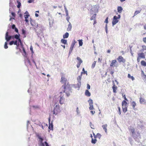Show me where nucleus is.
Segmentation results:
<instances>
[{"label": "nucleus", "instance_id": "nucleus-15", "mask_svg": "<svg viewBox=\"0 0 146 146\" xmlns=\"http://www.w3.org/2000/svg\"><path fill=\"white\" fill-rule=\"evenodd\" d=\"M91 10L95 13L97 12L98 11V9L96 6H94L91 9Z\"/></svg>", "mask_w": 146, "mask_h": 146}, {"label": "nucleus", "instance_id": "nucleus-51", "mask_svg": "<svg viewBox=\"0 0 146 146\" xmlns=\"http://www.w3.org/2000/svg\"><path fill=\"white\" fill-rule=\"evenodd\" d=\"M9 44L10 45H12V44H14V41L13 40V41H11L9 42Z\"/></svg>", "mask_w": 146, "mask_h": 146}, {"label": "nucleus", "instance_id": "nucleus-64", "mask_svg": "<svg viewBox=\"0 0 146 146\" xmlns=\"http://www.w3.org/2000/svg\"><path fill=\"white\" fill-rule=\"evenodd\" d=\"M144 29L145 30H146V24H145L143 26Z\"/></svg>", "mask_w": 146, "mask_h": 146}, {"label": "nucleus", "instance_id": "nucleus-48", "mask_svg": "<svg viewBox=\"0 0 146 146\" xmlns=\"http://www.w3.org/2000/svg\"><path fill=\"white\" fill-rule=\"evenodd\" d=\"M11 14L12 15V16L13 17H15V14L14 12H11Z\"/></svg>", "mask_w": 146, "mask_h": 146}, {"label": "nucleus", "instance_id": "nucleus-20", "mask_svg": "<svg viewBox=\"0 0 146 146\" xmlns=\"http://www.w3.org/2000/svg\"><path fill=\"white\" fill-rule=\"evenodd\" d=\"M85 95L88 96L89 97L91 95V94L90 92L88 90H86L85 92Z\"/></svg>", "mask_w": 146, "mask_h": 146}, {"label": "nucleus", "instance_id": "nucleus-42", "mask_svg": "<svg viewBox=\"0 0 146 146\" xmlns=\"http://www.w3.org/2000/svg\"><path fill=\"white\" fill-rule=\"evenodd\" d=\"M7 42H5V45L4 46V48L5 49H7L8 48V46L7 45Z\"/></svg>", "mask_w": 146, "mask_h": 146}, {"label": "nucleus", "instance_id": "nucleus-31", "mask_svg": "<svg viewBox=\"0 0 146 146\" xmlns=\"http://www.w3.org/2000/svg\"><path fill=\"white\" fill-rule=\"evenodd\" d=\"M142 72L143 73V71H142ZM142 76L143 77V79L144 82L146 83V75L143 74Z\"/></svg>", "mask_w": 146, "mask_h": 146}, {"label": "nucleus", "instance_id": "nucleus-55", "mask_svg": "<svg viewBox=\"0 0 146 146\" xmlns=\"http://www.w3.org/2000/svg\"><path fill=\"white\" fill-rule=\"evenodd\" d=\"M90 86L88 84H87V88L88 89H90Z\"/></svg>", "mask_w": 146, "mask_h": 146}, {"label": "nucleus", "instance_id": "nucleus-57", "mask_svg": "<svg viewBox=\"0 0 146 146\" xmlns=\"http://www.w3.org/2000/svg\"><path fill=\"white\" fill-rule=\"evenodd\" d=\"M30 49L32 53H33V51L32 47L31 46L30 48Z\"/></svg>", "mask_w": 146, "mask_h": 146}, {"label": "nucleus", "instance_id": "nucleus-21", "mask_svg": "<svg viewBox=\"0 0 146 146\" xmlns=\"http://www.w3.org/2000/svg\"><path fill=\"white\" fill-rule=\"evenodd\" d=\"M107 124H105V125H102V127H103V129L106 132H107Z\"/></svg>", "mask_w": 146, "mask_h": 146}, {"label": "nucleus", "instance_id": "nucleus-12", "mask_svg": "<svg viewBox=\"0 0 146 146\" xmlns=\"http://www.w3.org/2000/svg\"><path fill=\"white\" fill-rule=\"evenodd\" d=\"M11 38V36L8 35V32H7L5 35V39L7 41H9Z\"/></svg>", "mask_w": 146, "mask_h": 146}, {"label": "nucleus", "instance_id": "nucleus-37", "mask_svg": "<svg viewBox=\"0 0 146 146\" xmlns=\"http://www.w3.org/2000/svg\"><path fill=\"white\" fill-rule=\"evenodd\" d=\"M97 141V140L96 139H93L92 138V139L91 142L92 143L95 144Z\"/></svg>", "mask_w": 146, "mask_h": 146}, {"label": "nucleus", "instance_id": "nucleus-50", "mask_svg": "<svg viewBox=\"0 0 146 146\" xmlns=\"http://www.w3.org/2000/svg\"><path fill=\"white\" fill-rule=\"evenodd\" d=\"M18 39V43H20L21 44H22V42L20 38H19V39Z\"/></svg>", "mask_w": 146, "mask_h": 146}, {"label": "nucleus", "instance_id": "nucleus-7", "mask_svg": "<svg viewBox=\"0 0 146 146\" xmlns=\"http://www.w3.org/2000/svg\"><path fill=\"white\" fill-rule=\"evenodd\" d=\"M117 62L116 60H113L110 64V66L111 67H117Z\"/></svg>", "mask_w": 146, "mask_h": 146}, {"label": "nucleus", "instance_id": "nucleus-14", "mask_svg": "<svg viewBox=\"0 0 146 146\" xmlns=\"http://www.w3.org/2000/svg\"><path fill=\"white\" fill-rule=\"evenodd\" d=\"M139 102L140 104H144L146 103L145 100L144 98H140Z\"/></svg>", "mask_w": 146, "mask_h": 146}, {"label": "nucleus", "instance_id": "nucleus-8", "mask_svg": "<svg viewBox=\"0 0 146 146\" xmlns=\"http://www.w3.org/2000/svg\"><path fill=\"white\" fill-rule=\"evenodd\" d=\"M88 102L90 106V107L89 108V109L91 110L94 109L92 100L91 99H90L88 100Z\"/></svg>", "mask_w": 146, "mask_h": 146}, {"label": "nucleus", "instance_id": "nucleus-4", "mask_svg": "<svg viewBox=\"0 0 146 146\" xmlns=\"http://www.w3.org/2000/svg\"><path fill=\"white\" fill-rule=\"evenodd\" d=\"M145 58V55L144 53L141 52L138 53V56L137 58V61L138 62L140 61L141 58L144 59Z\"/></svg>", "mask_w": 146, "mask_h": 146}, {"label": "nucleus", "instance_id": "nucleus-33", "mask_svg": "<svg viewBox=\"0 0 146 146\" xmlns=\"http://www.w3.org/2000/svg\"><path fill=\"white\" fill-rule=\"evenodd\" d=\"M79 42V44L80 46H81L82 45L83 43L82 40H78Z\"/></svg>", "mask_w": 146, "mask_h": 146}, {"label": "nucleus", "instance_id": "nucleus-41", "mask_svg": "<svg viewBox=\"0 0 146 146\" xmlns=\"http://www.w3.org/2000/svg\"><path fill=\"white\" fill-rule=\"evenodd\" d=\"M122 97H123V98H124V99H125V100H125L126 101H128V100L126 98V96H125V95H123V94H122Z\"/></svg>", "mask_w": 146, "mask_h": 146}, {"label": "nucleus", "instance_id": "nucleus-30", "mask_svg": "<svg viewBox=\"0 0 146 146\" xmlns=\"http://www.w3.org/2000/svg\"><path fill=\"white\" fill-rule=\"evenodd\" d=\"M14 45H16L17 46V48L19 46V43H18V41L17 40H15V41H14Z\"/></svg>", "mask_w": 146, "mask_h": 146}, {"label": "nucleus", "instance_id": "nucleus-27", "mask_svg": "<svg viewBox=\"0 0 146 146\" xmlns=\"http://www.w3.org/2000/svg\"><path fill=\"white\" fill-rule=\"evenodd\" d=\"M127 107H128L122 106V110L124 113H125L127 111Z\"/></svg>", "mask_w": 146, "mask_h": 146}, {"label": "nucleus", "instance_id": "nucleus-5", "mask_svg": "<svg viewBox=\"0 0 146 146\" xmlns=\"http://www.w3.org/2000/svg\"><path fill=\"white\" fill-rule=\"evenodd\" d=\"M120 15H118V17H117L116 16H115L113 17V20L112 21V24L113 25H114L116 24L119 21L118 20V19H119L120 18Z\"/></svg>", "mask_w": 146, "mask_h": 146}, {"label": "nucleus", "instance_id": "nucleus-54", "mask_svg": "<svg viewBox=\"0 0 146 146\" xmlns=\"http://www.w3.org/2000/svg\"><path fill=\"white\" fill-rule=\"evenodd\" d=\"M143 41L145 43H146V37L143 38Z\"/></svg>", "mask_w": 146, "mask_h": 146}, {"label": "nucleus", "instance_id": "nucleus-60", "mask_svg": "<svg viewBox=\"0 0 146 146\" xmlns=\"http://www.w3.org/2000/svg\"><path fill=\"white\" fill-rule=\"evenodd\" d=\"M93 135L94 136L95 139H96V138L97 137V135H96L95 133H93Z\"/></svg>", "mask_w": 146, "mask_h": 146}, {"label": "nucleus", "instance_id": "nucleus-2", "mask_svg": "<svg viewBox=\"0 0 146 146\" xmlns=\"http://www.w3.org/2000/svg\"><path fill=\"white\" fill-rule=\"evenodd\" d=\"M129 131L132 133V136L136 140V139L138 138L139 137V138H141V136L139 133H137V134H136V133L135 131V129L133 127L131 126L129 128Z\"/></svg>", "mask_w": 146, "mask_h": 146}, {"label": "nucleus", "instance_id": "nucleus-10", "mask_svg": "<svg viewBox=\"0 0 146 146\" xmlns=\"http://www.w3.org/2000/svg\"><path fill=\"white\" fill-rule=\"evenodd\" d=\"M117 60L119 62H122L124 63L125 62V60L121 56H119L118 58H117Z\"/></svg>", "mask_w": 146, "mask_h": 146}, {"label": "nucleus", "instance_id": "nucleus-3", "mask_svg": "<svg viewBox=\"0 0 146 146\" xmlns=\"http://www.w3.org/2000/svg\"><path fill=\"white\" fill-rule=\"evenodd\" d=\"M61 111V110L60 108L59 105H56L54 107L53 111V114L55 115H56L58 113H60Z\"/></svg>", "mask_w": 146, "mask_h": 146}, {"label": "nucleus", "instance_id": "nucleus-9", "mask_svg": "<svg viewBox=\"0 0 146 146\" xmlns=\"http://www.w3.org/2000/svg\"><path fill=\"white\" fill-rule=\"evenodd\" d=\"M38 138L40 140L39 141L40 143H38L39 146H44L45 145L44 143L43 142V139L40 136L38 135Z\"/></svg>", "mask_w": 146, "mask_h": 146}, {"label": "nucleus", "instance_id": "nucleus-29", "mask_svg": "<svg viewBox=\"0 0 146 146\" xmlns=\"http://www.w3.org/2000/svg\"><path fill=\"white\" fill-rule=\"evenodd\" d=\"M69 35V33H68L66 32L65 34L63 35V38H67L68 37Z\"/></svg>", "mask_w": 146, "mask_h": 146}, {"label": "nucleus", "instance_id": "nucleus-43", "mask_svg": "<svg viewBox=\"0 0 146 146\" xmlns=\"http://www.w3.org/2000/svg\"><path fill=\"white\" fill-rule=\"evenodd\" d=\"M90 125L92 129H94V125L92 124V123L91 122H90Z\"/></svg>", "mask_w": 146, "mask_h": 146}, {"label": "nucleus", "instance_id": "nucleus-28", "mask_svg": "<svg viewBox=\"0 0 146 146\" xmlns=\"http://www.w3.org/2000/svg\"><path fill=\"white\" fill-rule=\"evenodd\" d=\"M141 64L142 66H146V62L144 60H142L141 62Z\"/></svg>", "mask_w": 146, "mask_h": 146}, {"label": "nucleus", "instance_id": "nucleus-38", "mask_svg": "<svg viewBox=\"0 0 146 146\" xmlns=\"http://www.w3.org/2000/svg\"><path fill=\"white\" fill-rule=\"evenodd\" d=\"M17 3L18 4L17 5V7L18 8H20L21 6V3L19 1H17Z\"/></svg>", "mask_w": 146, "mask_h": 146}, {"label": "nucleus", "instance_id": "nucleus-32", "mask_svg": "<svg viewBox=\"0 0 146 146\" xmlns=\"http://www.w3.org/2000/svg\"><path fill=\"white\" fill-rule=\"evenodd\" d=\"M61 42L64 44H67V40L64 39H62L61 40Z\"/></svg>", "mask_w": 146, "mask_h": 146}, {"label": "nucleus", "instance_id": "nucleus-63", "mask_svg": "<svg viewBox=\"0 0 146 146\" xmlns=\"http://www.w3.org/2000/svg\"><path fill=\"white\" fill-rule=\"evenodd\" d=\"M113 71L111 70L110 71V73L111 75H113Z\"/></svg>", "mask_w": 146, "mask_h": 146}, {"label": "nucleus", "instance_id": "nucleus-39", "mask_svg": "<svg viewBox=\"0 0 146 146\" xmlns=\"http://www.w3.org/2000/svg\"><path fill=\"white\" fill-rule=\"evenodd\" d=\"M96 61H95L93 63L92 65V68H94L95 67L96 64Z\"/></svg>", "mask_w": 146, "mask_h": 146}, {"label": "nucleus", "instance_id": "nucleus-25", "mask_svg": "<svg viewBox=\"0 0 146 146\" xmlns=\"http://www.w3.org/2000/svg\"><path fill=\"white\" fill-rule=\"evenodd\" d=\"M131 104L132 106L133 109L134 110L135 108V107L136 105V103L134 101L132 102L131 103Z\"/></svg>", "mask_w": 146, "mask_h": 146}, {"label": "nucleus", "instance_id": "nucleus-23", "mask_svg": "<svg viewBox=\"0 0 146 146\" xmlns=\"http://www.w3.org/2000/svg\"><path fill=\"white\" fill-rule=\"evenodd\" d=\"M112 88L113 89V92L115 93H116V90H117V87L116 86L115 84H114L112 87Z\"/></svg>", "mask_w": 146, "mask_h": 146}, {"label": "nucleus", "instance_id": "nucleus-44", "mask_svg": "<svg viewBox=\"0 0 146 146\" xmlns=\"http://www.w3.org/2000/svg\"><path fill=\"white\" fill-rule=\"evenodd\" d=\"M22 33L24 35H25L26 34V31L24 29H22Z\"/></svg>", "mask_w": 146, "mask_h": 146}, {"label": "nucleus", "instance_id": "nucleus-56", "mask_svg": "<svg viewBox=\"0 0 146 146\" xmlns=\"http://www.w3.org/2000/svg\"><path fill=\"white\" fill-rule=\"evenodd\" d=\"M44 143L45 144L46 146H50L46 141H45Z\"/></svg>", "mask_w": 146, "mask_h": 146}, {"label": "nucleus", "instance_id": "nucleus-53", "mask_svg": "<svg viewBox=\"0 0 146 146\" xmlns=\"http://www.w3.org/2000/svg\"><path fill=\"white\" fill-rule=\"evenodd\" d=\"M29 16V15H25V19H27L28 18Z\"/></svg>", "mask_w": 146, "mask_h": 146}, {"label": "nucleus", "instance_id": "nucleus-40", "mask_svg": "<svg viewBox=\"0 0 146 146\" xmlns=\"http://www.w3.org/2000/svg\"><path fill=\"white\" fill-rule=\"evenodd\" d=\"M14 38L17 39H19L20 38V35H15Z\"/></svg>", "mask_w": 146, "mask_h": 146}, {"label": "nucleus", "instance_id": "nucleus-1", "mask_svg": "<svg viewBox=\"0 0 146 146\" xmlns=\"http://www.w3.org/2000/svg\"><path fill=\"white\" fill-rule=\"evenodd\" d=\"M61 82L64 84L62 86V88L64 89L63 93L65 92L67 96L68 97L70 95V93L72 92L70 84L68 82L67 83L66 79L63 76L61 77Z\"/></svg>", "mask_w": 146, "mask_h": 146}, {"label": "nucleus", "instance_id": "nucleus-13", "mask_svg": "<svg viewBox=\"0 0 146 146\" xmlns=\"http://www.w3.org/2000/svg\"><path fill=\"white\" fill-rule=\"evenodd\" d=\"M31 23L32 26H34L36 28H37L38 26L37 24L36 23L35 21H31Z\"/></svg>", "mask_w": 146, "mask_h": 146}, {"label": "nucleus", "instance_id": "nucleus-59", "mask_svg": "<svg viewBox=\"0 0 146 146\" xmlns=\"http://www.w3.org/2000/svg\"><path fill=\"white\" fill-rule=\"evenodd\" d=\"M15 31L16 32L18 33V29H17L16 27L15 28Z\"/></svg>", "mask_w": 146, "mask_h": 146}, {"label": "nucleus", "instance_id": "nucleus-16", "mask_svg": "<svg viewBox=\"0 0 146 146\" xmlns=\"http://www.w3.org/2000/svg\"><path fill=\"white\" fill-rule=\"evenodd\" d=\"M75 42H76L72 43V45H71L69 53H71L72 52L73 47L75 44Z\"/></svg>", "mask_w": 146, "mask_h": 146}, {"label": "nucleus", "instance_id": "nucleus-47", "mask_svg": "<svg viewBox=\"0 0 146 146\" xmlns=\"http://www.w3.org/2000/svg\"><path fill=\"white\" fill-rule=\"evenodd\" d=\"M35 0H29L28 2L29 3H31L32 2H33Z\"/></svg>", "mask_w": 146, "mask_h": 146}, {"label": "nucleus", "instance_id": "nucleus-62", "mask_svg": "<svg viewBox=\"0 0 146 146\" xmlns=\"http://www.w3.org/2000/svg\"><path fill=\"white\" fill-rule=\"evenodd\" d=\"M142 47L143 49L144 50H146V46H142Z\"/></svg>", "mask_w": 146, "mask_h": 146}, {"label": "nucleus", "instance_id": "nucleus-52", "mask_svg": "<svg viewBox=\"0 0 146 146\" xmlns=\"http://www.w3.org/2000/svg\"><path fill=\"white\" fill-rule=\"evenodd\" d=\"M90 112L92 115L94 114L95 113V111L94 110H91Z\"/></svg>", "mask_w": 146, "mask_h": 146}, {"label": "nucleus", "instance_id": "nucleus-34", "mask_svg": "<svg viewBox=\"0 0 146 146\" xmlns=\"http://www.w3.org/2000/svg\"><path fill=\"white\" fill-rule=\"evenodd\" d=\"M83 73V72H82L81 73V74L80 76H79L77 78V80L78 81H80L81 78H82V73Z\"/></svg>", "mask_w": 146, "mask_h": 146}, {"label": "nucleus", "instance_id": "nucleus-17", "mask_svg": "<svg viewBox=\"0 0 146 146\" xmlns=\"http://www.w3.org/2000/svg\"><path fill=\"white\" fill-rule=\"evenodd\" d=\"M127 103L126 101L123 100L122 103V106L128 107Z\"/></svg>", "mask_w": 146, "mask_h": 146}, {"label": "nucleus", "instance_id": "nucleus-35", "mask_svg": "<svg viewBox=\"0 0 146 146\" xmlns=\"http://www.w3.org/2000/svg\"><path fill=\"white\" fill-rule=\"evenodd\" d=\"M96 14H94V15L91 17L90 19V20H92L94 19V20L96 18Z\"/></svg>", "mask_w": 146, "mask_h": 146}, {"label": "nucleus", "instance_id": "nucleus-45", "mask_svg": "<svg viewBox=\"0 0 146 146\" xmlns=\"http://www.w3.org/2000/svg\"><path fill=\"white\" fill-rule=\"evenodd\" d=\"M118 112L119 115H121V110H120V108L119 107H118Z\"/></svg>", "mask_w": 146, "mask_h": 146}, {"label": "nucleus", "instance_id": "nucleus-22", "mask_svg": "<svg viewBox=\"0 0 146 146\" xmlns=\"http://www.w3.org/2000/svg\"><path fill=\"white\" fill-rule=\"evenodd\" d=\"M141 9H140V10H139L135 11V13H134V15L133 16V17H134L136 15L138 14L139 13L141 12Z\"/></svg>", "mask_w": 146, "mask_h": 146}, {"label": "nucleus", "instance_id": "nucleus-18", "mask_svg": "<svg viewBox=\"0 0 146 146\" xmlns=\"http://www.w3.org/2000/svg\"><path fill=\"white\" fill-rule=\"evenodd\" d=\"M53 125L52 124V122L50 123H49V127L48 129L50 130H52L53 129Z\"/></svg>", "mask_w": 146, "mask_h": 146}, {"label": "nucleus", "instance_id": "nucleus-58", "mask_svg": "<svg viewBox=\"0 0 146 146\" xmlns=\"http://www.w3.org/2000/svg\"><path fill=\"white\" fill-rule=\"evenodd\" d=\"M15 28H16L15 25L13 24L12 26V29H15Z\"/></svg>", "mask_w": 146, "mask_h": 146}, {"label": "nucleus", "instance_id": "nucleus-36", "mask_svg": "<svg viewBox=\"0 0 146 146\" xmlns=\"http://www.w3.org/2000/svg\"><path fill=\"white\" fill-rule=\"evenodd\" d=\"M23 52H24L23 55L24 56H25L26 57L27 56V55L26 52L24 48H23Z\"/></svg>", "mask_w": 146, "mask_h": 146}, {"label": "nucleus", "instance_id": "nucleus-6", "mask_svg": "<svg viewBox=\"0 0 146 146\" xmlns=\"http://www.w3.org/2000/svg\"><path fill=\"white\" fill-rule=\"evenodd\" d=\"M60 99L59 100V103L61 104H64L65 99V98L63 97L64 95L63 94V93L62 92H60Z\"/></svg>", "mask_w": 146, "mask_h": 146}, {"label": "nucleus", "instance_id": "nucleus-61", "mask_svg": "<svg viewBox=\"0 0 146 146\" xmlns=\"http://www.w3.org/2000/svg\"><path fill=\"white\" fill-rule=\"evenodd\" d=\"M70 17L68 16V17L66 18V19L67 20V21H68V22H69V20L70 19Z\"/></svg>", "mask_w": 146, "mask_h": 146}, {"label": "nucleus", "instance_id": "nucleus-19", "mask_svg": "<svg viewBox=\"0 0 146 146\" xmlns=\"http://www.w3.org/2000/svg\"><path fill=\"white\" fill-rule=\"evenodd\" d=\"M69 24L68 26V27L67 28V30L68 31H70L71 30L72 26L71 23L70 22H69Z\"/></svg>", "mask_w": 146, "mask_h": 146}, {"label": "nucleus", "instance_id": "nucleus-26", "mask_svg": "<svg viewBox=\"0 0 146 146\" xmlns=\"http://www.w3.org/2000/svg\"><path fill=\"white\" fill-rule=\"evenodd\" d=\"M117 11L120 13L122 12V11L123 10L122 7L120 6H119L117 7Z\"/></svg>", "mask_w": 146, "mask_h": 146}, {"label": "nucleus", "instance_id": "nucleus-49", "mask_svg": "<svg viewBox=\"0 0 146 146\" xmlns=\"http://www.w3.org/2000/svg\"><path fill=\"white\" fill-rule=\"evenodd\" d=\"M108 17H107L105 21V22L106 23H108Z\"/></svg>", "mask_w": 146, "mask_h": 146}, {"label": "nucleus", "instance_id": "nucleus-46", "mask_svg": "<svg viewBox=\"0 0 146 146\" xmlns=\"http://www.w3.org/2000/svg\"><path fill=\"white\" fill-rule=\"evenodd\" d=\"M97 137L100 139L101 137V135H100V134H99V133H98L97 134Z\"/></svg>", "mask_w": 146, "mask_h": 146}, {"label": "nucleus", "instance_id": "nucleus-24", "mask_svg": "<svg viewBox=\"0 0 146 146\" xmlns=\"http://www.w3.org/2000/svg\"><path fill=\"white\" fill-rule=\"evenodd\" d=\"M127 77L131 79L133 81L135 80L134 77L133 76H131L129 74H128Z\"/></svg>", "mask_w": 146, "mask_h": 146}, {"label": "nucleus", "instance_id": "nucleus-11", "mask_svg": "<svg viewBox=\"0 0 146 146\" xmlns=\"http://www.w3.org/2000/svg\"><path fill=\"white\" fill-rule=\"evenodd\" d=\"M77 59L78 60V62L77 63L76 66L78 68H79L80 67L81 63L83 61L79 57H77Z\"/></svg>", "mask_w": 146, "mask_h": 146}]
</instances>
